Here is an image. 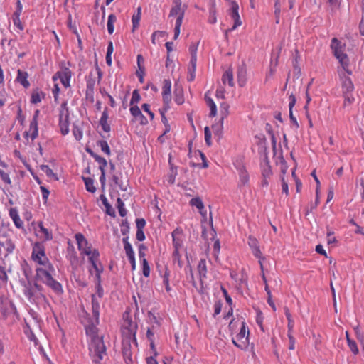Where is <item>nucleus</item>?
Here are the masks:
<instances>
[{
  "instance_id": "nucleus-1",
  "label": "nucleus",
  "mask_w": 364,
  "mask_h": 364,
  "mask_svg": "<svg viewBox=\"0 0 364 364\" xmlns=\"http://www.w3.org/2000/svg\"><path fill=\"white\" fill-rule=\"evenodd\" d=\"M86 333L90 338V354L96 364H101L100 361L106 355V348L102 337L98 334V329L94 324L86 327Z\"/></svg>"
},
{
  "instance_id": "nucleus-2",
  "label": "nucleus",
  "mask_w": 364,
  "mask_h": 364,
  "mask_svg": "<svg viewBox=\"0 0 364 364\" xmlns=\"http://www.w3.org/2000/svg\"><path fill=\"white\" fill-rule=\"evenodd\" d=\"M75 239L77 243L78 250L81 254H84L88 257L90 262L92 264V268L95 273L97 281L100 282V274L102 272V267L99 263V252L88 243L86 238L81 233L75 235Z\"/></svg>"
},
{
  "instance_id": "nucleus-3",
  "label": "nucleus",
  "mask_w": 364,
  "mask_h": 364,
  "mask_svg": "<svg viewBox=\"0 0 364 364\" xmlns=\"http://www.w3.org/2000/svg\"><path fill=\"white\" fill-rule=\"evenodd\" d=\"M21 284L23 285V293L31 303L42 306L45 309L49 306L46 297L43 293L41 286L30 282L22 281Z\"/></svg>"
},
{
  "instance_id": "nucleus-4",
  "label": "nucleus",
  "mask_w": 364,
  "mask_h": 364,
  "mask_svg": "<svg viewBox=\"0 0 364 364\" xmlns=\"http://www.w3.org/2000/svg\"><path fill=\"white\" fill-rule=\"evenodd\" d=\"M55 269L51 264L41 266L36 269V279L50 287L56 293L63 291L61 284L55 280L53 274Z\"/></svg>"
},
{
  "instance_id": "nucleus-5",
  "label": "nucleus",
  "mask_w": 364,
  "mask_h": 364,
  "mask_svg": "<svg viewBox=\"0 0 364 364\" xmlns=\"http://www.w3.org/2000/svg\"><path fill=\"white\" fill-rule=\"evenodd\" d=\"M331 47L334 56L341 65V68H338V70H343L348 75H350L351 71L349 68L350 61L347 54L345 53V45L334 38L331 41Z\"/></svg>"
},
{
  "instance_id": "nucleus-6",
  "label": "nucleus",
  "mask_w": 364,
  "mask_h": 364,
  "mask_svg": "<svg viewBox=\"0 0 364 364\" xmlns=\"http://www.w3.org/2000/svg\"><path fill=\"white\" fill-rule=\"evenodd\" d=\"M123 336L124 337L123 342L124 343L127 339L128 342L132 341L136 343V333L137 329L136 324L133 322L129 317V314L128 313H125L123 316Z\"/></svg>"
},
{
  "instance_id": "nucleus-7",
  "label": "nucleus",
  "mask_w": 364,
  "mask_h": 364,
  "mask_svg": "<svg viewBox=\"0 0 364 364\" xmlns=\"http://www.w3.org/2000/svg\"><path fill=\"white\" fill-rule=\"evenodd\" d=\"M172 239L174 247L173 256L175 259L179 260L181 256V252L184 249L182 230L178 228L174 230L172 232Z\"/></svg>"
},
{
  "instance_id": "nucleus-8",
  "label": "nucleus",
  "mask_w": 364,
  "mask_h": 364,
  "mask_svg": "<svg viewBox=\"0 0 364 364\" xmlns=\"http://www.w3.org/2000/svg\"><path fill=\"white\" fill-rule=\"evenodd\" d=\"M32 259L41 266L50 264L46 255L44 246L39 242L36 243L33 247Z\"/></svg>"
},
{
  "instance_id": "nucleus-9",
  "label": "nucleus",
  "mask_w": 364,
  "mask_h": 364,
  "mask_svg": "<svg viewBox=\"0 0 364 364\" xmlns=\"http://www.w3.org/2000/svg\"><path fill=\"white\" fill-rule=\"evenodd\" d=\"M248 334L245 323L242 321L240 332L232 338V343L240 349L246 348L249 343Z\"/></svg>"
},
{
  "instance_id": "nucleus-10",
  "label": "nucleus",
  "mask_w": 364,
  "mask_h": 364,
  "mask_svg": "<svg viewBox=\"0 0 364 364\" xmlns=\"http://www.w3.org/2000/svg\"><path fill=\"white\" fill-rule=\"evenodd\" d=\"M72 77V72L68 68H62L60 70L58 71L53 76V80L56 82L59 80L61 84L68 88L70 87V81Z\"/></svg>"
},
{
  "instance_id": "nucleus-11",
  "label": "nucleus",
  "mask_w": 364,
  "mask_h": 364,
  "mask_svg": "<svg viewBox=\"0 0 364 364\" xmlns=\"http://www.w3.org/2000/svg\"><path fill=\"white\" fill-rule=\"evenodd\" d=\"M338 72L341 81L343 94L353 92L354 86L350 78L348 76L349 75L343 70H338Z\"/></svg>"
},
{
  "instance_id": "nucleus-12",
  "label": "nucleus",
  "mask_w": 364,
  "mask_h": 364,
  "mask_svg": "<svg viewBox=\"0 0 364 364\" xmlns=\"http://www.w3.org/2000/svg\"><path fill=\"white\" fill-rule=\"evenodd\" d=\"M15 245L13 241L6 235H0V253L4 256L13 252Z\"/></svg>"
},
{
  "instance_id": "nucleus-13",
  "label": "nucleus",
  "mask_w": 364,
  "mask_h": 364,
  "mask_svg": "<svg viewBox=\"0 0 364 364\" xmlns=\"http://www.w3.org/2000/svg\"><path fill=\"white\" fill-rule=\"evenodd\" d=\"M171 82L170 80H164L162 87V98L165 105V110H168L170 107L169 105L171 101Z\"/></svg>"
},
{
  "instance_id": "nucleus-14",
  "label": "nucleus",
  "mask_w": 364,
  "mask_h": 364,
  "mask_svg": "<svg viewBox=\"0 0 364 364\" xmlns=\"http://www.w3.org/2000/svg\"><path fill=\"white\" fill-rule=\"evenodd\" d=\"M87 151L90 153V154L95 159V160L99 164V168L101 171V176L100 177V181L102 187L104 188L105 186V181H106L105 168L107 166V162L106 159H105L104 158L93 153L92 151Z\"/></svg>"
},
{
  "instance_id": "nucleus-15",
  "label": "nucleus",
  "mask_w": 364,
  "mask_h": 364,
  "mask_svg": "<svg viewBox=\"0 0 364 364\" xmlns=\"http://www.w3.org/2000/svg\"><path fill=\"white\" fill-rule=\"evenodd\" d=\"M38 113H39V112L38 110L35 112L33 119L30 123L29 129H28V131L25 132V136L27 138V139H28L30 138L31 139V141H33L38 136V130L37 117H38Z\"/></svg>"
},
{
  "instance_id": "nucleus-16",
  "label": "nucleus",
  "mask_w": 364,
  "mask_h": 364,
  "mask_svg": "<svg viewBox=\"0 0 364 364\" xmlns=\"http://www.w3.org/2000/svg\"><path fill=\"white\" fill-rule=\"evenodd\" d=\"M185 7L182 6L181 0H175L173 6L171 8L169 14V17H184Z\"/></svg>"
},
{
  "instance_id": "nucleus-17",
  "label": "nucleus",
  "mask_w": 364,
  "mask_h": 364,
  "mask_svg": "<svg viewBox=\"0 0 364 364\" xmlns=\"http://www.w3.org/2000/svg\"><path fill=\"white\" fill-rule=\"evenodd\" d=\"M239 6L236 3H232L230 9V15L232 19L234 21V25L230 29L231 31L236 29L238 26L242 25V21L239 15Z\"/></svg>"
},
{
  "instance_id": "nucleus-18",
  "label": "nucleus",
  "mask_w": 364,
  "mask_h": 364,
  "mask_svg": "<svg viewBox=\"0 0 364 364\" xmlns=\"http://www.w3.org/2000/svg\"><path fill=\"white\" fill-rule=\"evenodd\" d=\"M36 235L43 240H50L53 238V235L50 231L46 228L43 223L41 222L38 224L36 228Z\"/></svg>"
},
{
  "instance_id": "nucleus-19",
  "label": "nucleus",
  "mask_w": 364,
  "mask_h": 364,
  "mask_svg": "<svg viewBox=\"0 0 364 364\" xmlns=\"http://www.w3.org/2000/svg\"><path fill=\"white\" fill-rule=\"evenodd\" d=\"M130 112L135 119L141 124H146L148 123L147 119L142 114L139 107L137 105L132 106L130 108Z\"/></svg>"
},
{
  "instance_id": "nucleus-20",
  "label": "nucleus",
  "mask_w": 364,
  "mask_h": 364,
  "mask_svg": "<svg viewBox=\"0 0 364 364\" xmlns=\"http://www.w3.org/2000/svg\"><path fill=\"white\" fill-rule=\"evenodd\" d=\"M248 245L252 250V254L257 258L262 259V252L259 250L258 241L256 238L250 236L248 237Z\"/></svg>"
},
{
  "instance_id": "nucleus-21",
  "label": "nucleus",
  "mask_w": 364,
  "mask_h": 364,
  "mask_svg": "<svg viewBox=\"0 0 364 364\" xmlns=\"http://www.w3.org/2000/svg\"><path fill=\"white\" fill-rule=\"evenodd\" d=\"M9 216L12 219L14 225L18 228H21L23 226V223L19 217L18 210L16 208H11L9 209Z\"/></svg>"
},
{
  "instance_id": "nucleus-22",
  "label": "nucleus",
  "mask_w": 364,
  "mask_h": 364,
  "mask_svg": "<svg viewBox=\"0 0 364 364\" xmlns=\"http://www.w3.org/2000/svg\"><path fill=\"white\" fill-rule=\"evenodd\" d=\"M198 272L200 277V283L203 284L204 279L207 277V266L205 259H201L198 264Z\"/></svg>"
},
{
  "instance_id": "nucleus-23",
  "label": "nucleus",
  "mask_w": 364,
  "mask_h": 364,
  "mask_svg": "<svg viewBox=\"0 0 364 364\" xmlns=\"http://www.w3.org/2000/svg\"><path fill=\"white\" fill-rule=\"evenodd\" d=\"M100 308V301L95 295H93L92 297V310L96 323H98L99 322Z\"/></svg>"
},
{
  "instance_id": "nucleus-24",
  "label": "nucleus",
  "mask_w": 364,
  "mask_h": 364,
  "mask_svg": "<svg viewBox=\"0 0 364 364\" xmlns=\"http://www.w3.org/2000/svg\"><path fill=\"white\" fill-rule=\"evenodd\" d=\"M143 247H144L143 245H141L139 255V258H140V259H141V261L142 262L143 274L146 277H148L149 276V274H150V267L149 266L147 260L144 257V253H143L141 252V249Z\"/></svg>"
},
{
  "instance_id": "nucleus-25",
  "label": "nucleus",
  "mask_w": 364,
  "mask_h": 364,
  "mask_svg": "<svg viewBox=\"0 0 364 364\" xmlns=\"http://www.w3.org/2000/svg\"><path fill=\"white\" fill-rule=\"evenodd\" d=\"M247 70L245 66L241 65L237 69V82L240 87H243L247 81Z\"/></svg>"
},
{
  "instance_id": "nucleus-26",
  "label": "nucleus",
  "mask_w": 364,
  "mask_h": 364,
  "mask_svg": "<svg viewBox=\"0 0 364 364\" xmlns=\"http://www.w3.org/2000/svg\"><path fill=\"white\" fill-rule=\"evenodd\" d=\"M205 100L207 105L210 108L209 116L211 117H215L217 114V107H216V105L215 104L214 101L213 100V99L209 96L208 92L205 93Z\"/></svg>"
},
{
  "instance_id": "nucleus-27",
  "label": "nucleus",
  "mask_w": 364,
  "mask_h": 364,
  "mask_svg": "<svg viewBox=\"0 0 364 364\" xmlns=\"http://www.w3.org/2000/svg\"><path fill=\"white\" fill-rule=\"evenodd\" d=\"M222 82L223 85L228 84L230 87L234 86L233 73L231 69L227 70L223 75Z\"/></svg>"
},
{
  "instance_id": "nucleus-28",
  "label": "nucleus",
  "mask_w": 364,
  "mask_h": 364,
  "mask_svg": "<svg viewBox=\"0 0 364 364\" xmlns=\"http://www.w3.org/2000/svg\"><path fill=\"white\" fill-rule=\"evenodd\" d=\"M68 115L65 114V116L63 115V114H60V132L63 135H65L68 134L69 132V124L68 120Z\"/></svg>"
},
{
  "instance_id": "nucleus-29",
  "label": "nucleus",
  "mask_w": 364,
  "mask_h": 364,
  "mask_svg": "<svg viewBox=\"0 0 364 364\" xmlns=\"http://www.w3.org/2000/svg\"><path fill=\"white\" fill-rule=\"evenodd\" d=\"M240 183L242 185H246L249 181V174L246 169L242 166H240L237 167Z\"/></svg>"
},
{
  "instance_id": "nucleus-30",
  "label": "nucleus",
  "mask_w": 364,
  "mask_h": 364,
  "mask_svg": "<svg viewBox=\"0 0 364 364\" xmlns=\"http://www.w3.org/2000/svg\"><path fill=\"white\" fill-rule=\"evenodd\" d=\"M141 8L138 7L136 9V12L133 14L132 17V31H134L136 28H138L139 26V22L141 20Z\"/></svg>"
},
{
  "instance_id": "nucleus-31",
  "label": "nucleus",
  "mask_w": 364,
  "mask_h": 364,
  "mask_svg": "<svg viewBox=\"0 0 364 364\" xmlns=\"http://www.w3.org/2000/svg\"><path fill=\"white\" fill-rule=\"evenodd\" d=\"M122 242L124 243V250L128 259H132L133 260V258L135 257L134 252L133 250L132 245L128 241V237H127L123 238Z\"/></svg>"
},
{
  "instance_id": "nucleus-32",
  "label": "nucleus",
  "mask_w": 364,
  "mask_h": 364,
  "mask_svg": "<svg viewBox=\"0 0 364 364\" xmlns=\"http://www.w3.org/2000/svg\"><path fill=\"white\" fill-rule=\"evenodd\" d=\"M27 78H28L27 73L21 71L20 70H18V76H17L16 80L24 87H28L30 85Z\"/></svg>"
},
{
  "instance_id": "nucleus-33",
  "label": "nucleus",
  "mask_w": 364,
  "mask_h": 364,
  "mask_svg": "<svg viewBox=\"0 0 364 364\" xmlns=\"http://www.w3.org/2000/svg\"><path fill=\"white\" fill-rule=\"evenodd\" d=\"M196 60H190V65L188 67V74L187 79L188 81H193L195 79V73L196 69Z\"/></svg>"
},
{
  "instance_id": "nucleus-34",
  "label": "nucleus",
  "mask_w": 364,
  "mask_h": 364,
  "mask_svg": "<svg viewBox=\"0 0 364 364\" xmlns=\"http://www.w3.org/2000/svg\"><path fill=\"white\" fill-rule=\"evenodd\" d=\"M40 169L43 172H44L46 173V175L47 176V177H48L49 178H53L55 181H58V178L57 175L52 171V169H50L49 168L48 166H47V165H41L40 166Z\"/></svg>"
},
{
  "instance_id": "nucleus-35",
  "label": "nucleus",
  "mask_w": 364,
  "mask_h": 364,
  "mask_svg": "<svg viewBox=\"0 0 364 364\" xmlns=\"http://www.w3.org/2000/svg\"><path fill=\"white\" fill-rule=\"evenodd\" d=\"M117 21V17L114 14H110L108 16L107 21V31L109 34H112L114 30V23Z\"/></svg>"
},
{
  "instance_id": "nucleus-36",
  "label": "nucleus",
  "mask_w": 364,
  "mask_h": 364,
  "mask_svg": "<svg viewBox=\"0 0 364 364\" xmlns=\"http://www.w3.org/2000/svg\"><path fill=\"white\" fill-rule=\"evenodd\" d=\"M107 119H108V114L107 113L106 111H104L102 114V116H101V118L100 120V123L102 128L105 132L109 131V126L107 124Z\"/></svg>"
},
{
  "instance_id": "nucleus-37",
  "label": "nucleus",
  "mask_w": 364,
  "mask_h": 364,
  "mask_svg": "<svg viewBox=\"0 0 364 364\" xmlns=\"http://www.w3.org/2000/svg\"><path fill=\"white\" fill-rule=\"evenodd\" d=\"M223 121L224 119H220L218 122L212 125V129L215 134L220 135L223 129Z\"/></svg>"
},
{
  "instance_id": "nucleus-38",
  "label": "nucleus",
  "mask_w": 364,
  "mask_h": 364,
  "mask_svg": "<svg viewBox=\"0 0 364 364\" xmlns=\"http://www.w3.org/2000/svg\"><path fill=\"white\" fill-rule=\"evenodd\" d=\"M176 18V23H175L174 36H173L174 40H176L180 35V32H181L180 28L182 24L183 17H179V18Z\"/></svg>"
},
{
  "instance_id": "nucleus-39",
  "label": "nucleus",
  "mask_w": 364,
  "mask_h": 364,
  "mask_svg": "<svg viewBox=\"0 0 364 364\" xmlns=\"http://www.w3.org/2000/svg\"><path fill=\"white\" fill-rule=\"evenodd\" d=\"M85 185L87 191L95 193L96 188L94 186V181L90 178H83Z\"/></svg>"
},
{
  "instance_id": "nucleus-40",
  "label": "nucleus",
  "mask_w": 364,
  "mask_h": 364,
  "mask_svg": "<svg viewBox=\"0 0 364 364\" xmlns=\"http://www.w3.org/2000/svg\"><path fill=\"white\" fill-rule=\"evenodd\" d=\"M284 311L287 318L288 320V333H291L294 328V322L291 317L289 310L287 308H285Z\"/></svg>"
},
{
  "instance_id": "nucleus-41",
  "label": "nucleus",
  "mask_w": 364,
  "mask_h": 364,
  "mask_svg": "<svg viewBox=\"0 0 364 364\" xmlns=\"http://www.w3.org/2000/svg\"><path fill=\"white\" fill-rule=\"evenodd\" d=\"M190 204L192 206L196 207L198 210H201L204 209V205L203 201L200 198H193L191 200Z\"/></svg>"
},
{
  "instance_id": "nucleus-42",
  "label": "nucleus",
  "mask_w": 364,
  "mask_h": 364,
  "mask_svg": "<svg viewBox=\"0 0 364 364\" xmlns=\"http://www.w3.org/2000/svg\"><path fill=\"white\" fill-rule=\"evenodd\" d=\"M229 105L225 103V102H223L220 104V114H221V118L220 119H224L225 117H228V115L229 114Z\"/></svg>"
},
{
  "instance_id": "nucleus-43",
  "label": "nucleus",
  "mask_w": 364,
  "mask_h": 364,
  "mask_svg": "<svg viewBox=\"0 0 364 364\" xmlns=\"http://www.w3.org/2000/svg\"><path fill=\"white\" fill-rule=\"evenodd\" d=\"M97 146H100L101 151L106 154L107 155H110V149L106 141H97Z\"/></svg>"
},
{
  "instance_id": "nucleus-44",
  "label": "nucleus",
  "mask_w": 364,
  "mask_h": 364,
  "mask_svg": "<svg viewBox=\"0 0 364 364\" xmlns=\"http://www.w3.org/2000/svg\"><path fill=\"white\" fill-rule=\"evenodd\" d=\"M344 97L343 105L345 107L352 105L355 101V97L353 95V92L348 94H343Z\"/></svg>"
},
{
  "instance_id": "nucleus-45",
  "label": "nucleus",
  "mask_w": 364,
  "mask_h": 364,
  "mask_svg": "<svg viewBox=\"0 0 364 364\" xmlns=\"http://www.w3.org/2000/svg\"><path fill=\"white\" fill-rule=\"evenodd\" d=\"M73 134L76 140L80 141L82 138V131L77 125H74L73 128Z\"/></svg>"
},
{
  "instance_id": "nucleus-46",
  "label": "nucleus",
  "mask_w": 364,
  "mask_h": 364,
  "mask_svg": "<svg viewBox=\"0 0 364 364\" xmlns=\"http://www.w3.org/2000/svg\"><path fill=\"white\" fill-rule=\"evenodd\" d=\"M354 331H355L356 338L363 345V347L364 348V335H363V333L360 331L358 326L355 327Z\"/></svg>"
},
{
  "instance_id": "nucleus-47",
  "label": "nucleus",
  "mask_w": 364,
  "mask_h": 364,
  "mask_svg": "<svg viewBox=\"0 0 364 364\" xmlns=\"http://www.w3.org/2000/svg\"><path fill=\"white\" fill-rule=\"evenodd\" d=\"M348 346L349 348L350 349L351 352L354 355H357L359 353L358 348L357 346V344L355 341L352 339H348Z\"/></svg>"
},
{
  "instance_id": "nucleus-48",
  "label": "nucleus",
  "mask_w": 364,
  "mask_h": 364,
  "mask_svg": "<svg viewBox=\"0 0 364 364\" xmlns=\"http://www.w3.org/2000/svg\"><path fill=\"white\" fill-rule=\"evenodd\" d=\"M205 141L208 146H210L211 142V132L208 127H205L204 129Z\"/></svg>"
},
{
  "instance_id": "nucleus-49",
  "label": "nucleus",
  "mask_w": 364,
  "mask_h": 364,
  "mask_svg": "<svg viewBox=\"0 0 364 364\" xmlns=\"http://www.w3.org/2000/svg\"><path fill=\"white\" fill-rule=\"evenodd\" d=\"M0 177L1 180L6 183V184H11V181L9 177V174L8 173H6L4 171L0 169Z\"/></svg>"
},
{
  "instance_id": "nucleus-50",
  "label": "nucleus",
  "mask_w": 364,
  "mask_h": 364,
  "mask_svg": "<svg viewBox=\"0 0 364 364\" xmlns=\"http://www.w3.org/2000/svg\"><path fill=\"white\" fill-rule=\"evenodd\" d=\"M140 100V95L137 90H134L132 92V99L130 101L131 107L135 106L134 104H136Z\"/></svg>"
},
{
  "instance_id": "nucleus-51",
  "label": "nucleus",
  "mask_w": 364,
  "mask_h": 364,
  "mask_svg": "<svg viewBox=\"0 0 364 364\" xmlns=\"http://www.w3.org/2000/svg\"><path fill=\"white\" fill-rule=\"evenodd\" d=\"M175 102L178 105H181L183 102V98L182 97V91L181 90H176Z\"/></svg>"
},
{
  "instance_id": "nucleus-52",
  "label": "nucleus",
  "mask_w": 364,
  "mask_h": 364,
  "mask_svg": "<svg viewBox=\"0 0 364 364\" xmlns=\"http://www.w3.org/2000/svg\"><path fill=\"white\" fill-rule=\"evenodd\" d=\"M40 190L41 191V193H42V198L43 199L46 201L48 198V196L50 194V191L43 186H40Z\"/></svg>"
},
{
  "instance_id": "nucleus-53",
  "label": "nucleus",
  "mask_w": 364,
  "mask_h": 364,
  "mask_svg": "<svg viewBox=\"0 0 364 364\" xmlns=\"http://www.w3.org/2000/svg\"><path fill=\"white\" fill-rule=\"evenodd\" d=\"M220 247V242H219V240H218L214 242V245H213V255L216 259H218V257Z\"/></svg>"
},
{
  "instance_id": "nucleus-54",
  "label": "nucleus",
  "mask_w": 364,
  "mask_h": 364,
  "mask_svg": "<svg viewBox=\"0 0 364 364\" xmlns=\"http://www.w3.org/2000/svg\"><path fill=\"white\" fill-rule=\"evenodd\" d=\"M41 101V95L38 92H35L32 94L31 96V102L36 104Z\"/></svg>"
},
{
  "instance_id": "nucleus-55",
  "label": "nucleus",
  "mask_w": 364,
  "mask_h": 364,
  "mask_svg": "<svg viewBox=\"0 0 364 364\" xmlns=\"http://www.w3.org/2000/svg\"><path fill=\"white\" fill-rule=\"evenodd\" d=\"M7 281V275L4 268L0 267V283H5Z\"/></svg>"
},
{
  "instance_id": "nucleus-56",
  "label": "nucleus",
  "mask_w": 364,
  "mask_h": 364,
  "mask_svg": "<svg viewBox=\"0 0 364 364\" xmlns=\"http://www.w3.org/2000/svg\"><path fill=\"white\" fill-rule=\"evenodd\" d=\"M169 275H170V272L168 271V269L166 267L165 269H164V272L162 275V277H163V282L165 285H167L168 286V277H169Z\"/></svg>"
},
{
  "instance_id": "nucleus-57",
  "label": "nucleus",
  "mask_w": 364,
  "mask_h": 364,
  "mask_svg": "<svg viewBox=\"0 0 364 364\" xmlns=\"http://www.w3.org/2000/svg\"><path fill=\"white\" fill-rule=\"evenodd\" d=\"M190 51H191V60H193V58H194L196 61H197V55H196V53H197V45H192V46H191Z\"/></svg>"
},
{
  "instance_id": "nucleus-58",
  "label": "nucleus",
  "mask_w": 364,
  "mask_h": 364,
  "mask_svg": "<svg viewBox=\"0 0 364 364\" xmlns=\"http://www.w3.org/2000/svg\"><path fill=\"white\" fill-rule=\"evenodd\" d=\"M52 92H53L55 101H57L58 100V94L60 92V87H59L58 84L56 82H55L54 87L53 89Z\"/></svg>"
},
{
  "instance_id": "nucleus-59",
  "label": "nucleus",
  "mask_w": 364,
  "mask_h": 364,
  "mask_svg": "<svg viewBox=\"0 0 364 364\" xmlns=\"http://www.w3.org/2000/svg\"><path fill=\"white\" fill-rule=\"evenodd\" d=\"M177 173L176 171L174 170L173 168H171V173L168 176V181L169 183H173L175 181V177L176 176Z\"/></svg>"
},
{
  "instance_id": "nucleus-60",
  "label": "nucleus",
  "mask_w": 364,
  "mask_h": 364,
  "mask_svg": "<svg viewBox=\"0 0 364 364\" xmlns=\"http://www.w3.org/2000/svg\"><path fill=\"white\" fill-rule=\"evenodd\" d=\"M136 223L137 230H143V228H144V226L146 225V221L144 219L140 218V219L136 220Z\"/></svg>"
},
{
  "instance_id": "nucleus-61",
  "label": "nucleus",
  "mask_w": 364,
  "mask_h": 364,
  "mask_svg": "<svg viewBox=\"0 0 364 364\" xmlns=\"http://www.w3.org/2000/svg\"><path fill=\"white\" fill-rule=\"evenodd\" d=\"M149 342H150V355L157 356L158 353H157L156 347H155L154 340H151Z\"/></svg>"
},
{
  "instance_id": "nucleus-62",
  "label": "nucleus",
  "mask_w": 364,
  "mask_h": 364,
  "mask_svg": "<svg viewBox=\"0 0 364 364\" xmlns=\"http://www.w3.org/2000/svg\"><path fill=\"white\" fill-rule=\"evenodd\" d=\"M288 337H289V348L290 350H294V348H295V339L293 337V336L291 335V333H288Z\"/></svg>"
},
{
  "instance_id": "nucleus-63",
  "label": "nucleus",
  "mask_w": 364,
  "mask_h": 364,
  "mask_svg": "<svg viewBox=\"0 0 364 364\" xmlns=\"http://www.w3.org/2000/svg\"><path fill=\"white\" fill-rule=\"evenodd\" d=\"M215 95L218 99H224L225 98V90L223 87H220L217 89Z\"/></svg>"
},
{
  "instance_id": "nucleus-64",
  "label": "nucleus",
  "mask_w": 364,
  "mask_h": 364,
  "mask_svg": "<svg viewBox=\"0 0 364 364\" xmlns=\"http://www.w3.org/2000/svg\"><path fill=\"white\" fill-rule=\"evenodd\" d=\"M156 356H154L153 355H150L148 356L146 359V364H158V362L156 360Z\"/></svg>"
}]
</instances>
